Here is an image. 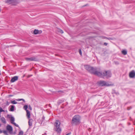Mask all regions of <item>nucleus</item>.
<instances>
[{
    "mask_svg": "<svg viewBox=\"0 0 135 135\" xmlns=\"http://www.w3.org/2000/svg\"><path fill=\"white\" fill-rule=\"evenodd\" d=\"M38 30L35 29L33 31V33L34 34L36 35L38 33Z\"/></svg>",
    "mask_w": 135,
    "mask_h": 135,
    "instance_id": "obj_18",
    "label": "nucleus"
},
{
    "mask_svg": "<svg viewBox=\"0 0 135 135\" xmlns=\"http://www.w3.org/2000/svg\"><path fill=\"white\" fill-rule=\"evenodd\" d=\"M99 73H100L101 74L100 75H97L98 76L103 77V76H105L107 78H110L112 74L110 71H104L102 73L98 71Z\"/></svg>",
    "mask_w": 135,
    "mask_h": 135,
    "instance_id": "obj_3",
    "label": "nucleus"
},
{
    "mask_svg": "<svg viewBox=\"0 0 135 135\" xmlns=\"http://www.w3.org/2000/svg\"><path fill=\"white\" fill-rule=\"evenodd\" d=\"M80 117L79 115H75L72 119V123L73 124L77 125L80 122Z\"/></svg>",
    "mask_w": 135,
    "mask_h": 135,
    "instance_id": "obj_2",
    "label": "nucleus"
},
{
    "mask_svg": "<svg viewBox=\"0 0 135 135\" xmlns=\"http://www.w3.org/2000/svg\"><path fill=\"white\" fill-rule=\"evenodd\" d=\"M79 54H80L81 55L82 54H81V50L80 49H79Z\"/></svg>",
    "mask_w": 135,
    "mask_h": 135,
    "instance_id": "obj_27",
    "label": "nucleus"
},
{
    "mask_svg": "<svg viewBox=\"0 0 135 135\" xmlns=\"http://www.w3.org/2000/svg\"><path fill=\"white\" fill-rule=\"evenodd\" d=\"M60 30V32L61 33H63V31L62 30Z\"/></svg>",
    "mask_w": 135,
    "mask_h": 135,
    "instance_id": "obj_28",
    "label": "nucleus"
},
{
    "mask_svg": "<svg viewBox=\"0 0 135 135\" xmlns=\"http://www.w3.org/2000/svg\"><path fill=\"white\" fill-rule=\"evenodd\" d=\"M122 53L124 55H125L127 54V51L125 50H123L122 51Z\"/></svg>",
    "mask_w": 135,
    "mask_h": 135,
    "instance_id": "obj_16",
    "label": "nucleus"
},
{
    "mask_svg": "<svg viewBox=\"0 0 135 135\" xmlns=\"http://www.w3.org/2000/svg\"><path fill=\"white\" fill-rule=\"evenodd\" d=\"M26 112L27 113L26 116H27V117L28 119H29L30 118V112L28 110H27Z\"/></svg>",
    "mask_w": 135,
    "mask_h": 135,
    "instance_id": "obj_11",
    "label": "nucleus"
},
{
    "mask_svg": "<svg viewBox=\"0 0 135 135\" xmlns=\"http://www.w3.org/2000/svg\"><path fill=\"white\" fill-rule=\"evenodd\" d=\"M129 76L131 78H134L135 76V72L134 71H132L129 74Z\"/></svg>",
    "mask_w": 135,
    "mask_h": 135,
    "instance_id": "obj_9",
    "label": "nucleus"
},
{
    "mask_svg": "<svg viewBox=\"0 0 135 135\" xmlns=\"http://www.w3.org/2000/svg\"><path fill=\"white\" fill-rule=\"evenodd\" d=\"M12 96H13L12 95H9V96H10V97H12Z\"/></svg>",
    "mask_w": 135,
    "mask_h": 135,
    "instance_id": "obj_34",
    "label": "nucleus"
},
{
    "mask_svg": "<svg viewBox=\"0 0 135 135\" xmlns=\"http://www.w3.org/2000/svg\"><path fill=\"white\" fill-rule=\"evenodd\" d=\"M1 124L0 123V127H1Z\"/></svg>",
    "mask_w": 135,
    "mask_h": 135,
    "instance_id": "obj_35",
    "label": "nucleus"
},
{
    "mask_svg": "<svg viewBox=\"0 0 135 135\" xmlns=\"http://www.w3.org/2000/svg\"><path fill=\"white\" fill-rule=\"evenodd\" d=\"M35 58H34L32 57H31L30 58H26V60L27 61H34L35 60Z\"/></svg>",
    "mask_w": 135,
    "mask_h": 135,
    "instance_id": "obj_12",
    "label": "nucleus"
},
{
    "mask_svg": "<svg viewBox=\"0 0 135 135\" xmlns=\"http://www.w3.org/2000/svg\"><path fill=\"white\" fill-rule=\"evenodd\" d=\"M115 63L116 64H118L119 63L118 62H115Z\"/></svg>",
    "mask_w": 135,
    "mask_h": 135,
    "instance_id": "obj_31",
    "label": "nucleus"
},
{
    "mask_svg": "<svg viewBox=\"0 0 135 135\" xmlns=\"http://www.w3.org/2000/svg\"><path fill=\"white\" fill-rule=\"evenodd\" d=\"M32 119H29L28 121V124L29 125L31 126L32 125Z\"/></svg>",
    "mask_w": 135,
    "mask_h": 135,
    "instance_id": "obj_15",
    "label": "nucleus"
},
{
    "mask_svg": "<svg viewBox=\"0 0 135 135\" xmlns=\"http://www.w3.org/2000/svg\"><path fill=\"white\" fill-rule=\"evenodd\" d=\"M116 94L118 95L119 94V93H116Z\"/></svg>",
    "mask_w": 135,
    "mask_h": 135,
    "instance_id": "obj_33",
    "label": "nucleus"
},
{
    "mask_svg": "<svg viewBox=\"0 0 135 135\" xmlns=\"http://www.w3.org/2000/svg\"><path fill=\"white\" fill-rule=\"evenodd\" d=\"M14 106L13 105H12L11 106V107L9 110V111H10L13 112L14 110Z\"/></svg>",
    "mask_w": 135,
    "mask_h": 135,
    "instance_id": "obj_17",
    "label": "nucleus"
},
{
    "mask_svg": "<svg viewBox=\"0 0 135 135\" xmlns=\"http://www.w3.org/2000/svg\"><path fill=\"white\" fill-rule=\"evenodd\" d=\"M28 108V106L27 105H25L23 107V109L26 111L27 110H27V109Z\"/></svg>",
    "mask_w": 135,
    "mask_h": 135,
    "instance_id": "obj_19",
    "label": "nucleus"
},
{
    "mask_svg": "<svg viewBox=\"0 0 135 135\" xmlns=\"http://www.w3.org/2000/svg\"><path fill=\"white\" fill-rule=\"evenodd\" d=\"M18 77L17 76H15L13 77L11 80V81L12 83H13L17 80Z\"/></svg>",
    "mask_w": 135,
    "mask_h": 135,
    "instance_id": "obj_10",
    "label": "nucleus"
},
{
    "mask_svg": "<svg viewBox=\"0 0 135 135\" xmlns=\"http://www.w3.org/2000/svg\"><path fill=\"white\" fill-rule=\"evenodd\" d=\"M16 100L18 101H20L21 100H22L24 102H25V100H24V99H17Z\"/></svg>",
    "mask_w": 135,
    "mask_h": 135,
    "instance_id": "obj_20",
    "label": "nucleus"
},
{
    "mask_svg": "<svg viewBox=\"0 0 135 135\" xmlns=\"http://www.w3.org/2000/svg\"><path fill=\"white\" fill-rule=\"evenodd\" d=\"M108 44L107 43L105 42L104 43V45L105 46L107 45Z\"/></svg>",
    "mask_w": 135,
    "mask_h": 135,
    "instance_id": "obj_30",
    "label": "nucleus"
},
{
    "mask_svg": "<svg viewBox=\"0 0 135 135\" xmlns=\"http://www.w3.org/2000/svg\"><path fill=\"white\" fill-rule=\"evenodd\" d=\"M1 121L4 124H6V120L5 118L2 117L1 119Z\"/></svg>",
    "mask_w": 135,
    "mask_h": 135,
    "instance_id": "obj_13",
    "label": "nucleus"
},
{
    "mask_svg": "<svg viewBox=\"0 0 135 135\" xmlns=\"http://www.w3.org/2000/svg\"><path fill=\"white\" fill-rule=\"evenodd\" d=\"M16 1V0H7L5 1V2L8 4H10L15 3Z\"/></svg>",
    "mask_w": 135,
    "mask_h": 135,
    "instance_id": "obj_8",
    "label": "nucleus"
},
{
    "mask_svg": "<svg viewBox=\"0 0 135 135\" xmlns=\"http://www.w3.org/2000/svg\"><path fill=\"white\" fill-rule=\"evenodd\" d=\"M60 121L57 120H56L55 123V126L56 128H55V131L58 133H60L61 131V129L60 127Z\"/></svg>",
    "mask_w": 135,
    "mask_h": 135,
    "instance_id": "obj_4",
    "label": "nucleus"
},
{
    "mask_svg": "<svg viewBox=\"0 0 135 135\" xmlns=\"http://www.w3.org/2000/svg\"><path fill=\"white\" fill-rule=\"evenodd\" d=\"M1 117V115H0V118Z\"/></svg>",
    "mask_w": 135,
    "mask_h": 135,
    "instance_id": "obj_37",
    "label": "nucleus"
},
{
    "mask_svg": "<svg viewBox=\"0 0 135 135\" xmlns=\"http://www.w3.org/2000/svg\"><path fill=\"white\" fill-rule=\"evenodd\" d=\"M45 119V117L44 116H43L42 118L41 121L42 122Z\"/></svg>",
    "mask_w": 135,
    "mask_h": 135,
    "instance_id": "obj_25",
    "label": "nucleus"
},
{
    "mask_svg": "<svg viewBox=\"0 0 135 135\" xmlns=\"http://www.w3.org/2000/svg\"><path fill=\"white\" fill-rule=\"evenodd\" d=\"M61 29H57V31L59 32H60V30H61Z\"/></svg>",
    "mask_w": 135,
    "mask_h": 135,
    "instance_id": "obj_29",
    "label": "nucleus"
},
{
    "mask_svg": "<svg viewBox=\"0 0 135 135\" xmlns=\"http://www.w3.org/2000/svg\"><path fill=\"white\" fill-rule=\"evenodd\" d=\"M70 134V133H68L67 134H66V135H69Z\"/></svg>",
    "mask_w": 135,
    "mask_h": 135,
    "instance_id": "obj_32",
    "label": "nucleus"
},
{
    "mask_svg": "<svg viewBox=\"0 0 135 135\" xmlns=\"http://www.w3.org/2000/svg\"><path fill=\"white\" fill-rule=\"evenodd\" d=\"M3 133L5 135H8V133H7V131L6 130H4L3 131L0 129V133Z\"/></svg>",
    "mask_w": 135,
    "mask_h": 135,
    "instance_id": "obj_14",
    "label": "nucleus"
},
{
    "mask_svg": "<svg viewBox=\"0 0 135 135\" xmlns=\"http://www.w3.org/2000/svg\"><path fill=\"white\" fill-rule=\"evenodd\" d=\"M85 69L91 74H93L95 75H100L101 74L98 72L97 71V68H94L93 67L90 66L88 65L85 66Z\"/></svg>",
    "mask_w": 135,
    "mask_h": 135,
    "instance_id": "obj_1",
    "label": "nucleus"
},
{
    "mask_svg": "<svg viewBox=\"0 0 135 135\" xmlns=\"http://www.w3.org/2000/svg\"><path fill=\"white\" fill-rule=\"evenodd\" d=\"M64 99H62L59 100V102L60 103H61L64 102Z\"/></svg>",
    "mask_w": 135,
    "mask_h": 135,
    "instance_id": "obj_23",
    "label": "nucleus"
},
{
    "mask_svg": "<svg viewBox=\"0 0 135 135\" xmlns=\"http://www.w3.org/2000/svg\"><path fill=\"white\" fill-rule=\"evenodd\" d=\"M6 131H7V132H8L10 134H13V129L11 126L8 125L6 127Z\"/></svg>",
    "mask_w": 135,
    "mask_h": 135,
    "instance_id": "obj_6",
    "label": "nucleus"
},
{
    "mask_svg": "<svg viewBox=\"0 0 135 135\" xmlns=\"http://www.w3.org/2000/svg\"><path fill=\"white\" fill-rule=\"evenodd\" d=\"M23 132L22 131H21L19 133L18 135H23Z\"/></svg>",
    "mask_w": 135,
    "mask_h": 135,
    "instance_id": "obj_22",
    "label": "nucleus"
},
{
    "mask_svg": "<svg viewBox=\"0 0 135 135\" xmlns=\"http://www.w3.org/2000/svg\"><path fill=\"white\" fill-rule=\"evenodd\" d=\"M11 123L13 124L16 126L19 127L18 125L16 123L14 122L15 118L13 117H11Z\"/></svg>",
    "mask_w": 135,
    "mask_h": 135,
    "instance_id": "obj_7",
    "label": "nucleus"
},
{
    "mask_svg": "<svg viewBox=\"0 0 135 135\" xmlns=\"http://www.w3.org/2000/svg\"><path fill=\"white\" fill-rule=\"evenodd\" d=\"M28 109L30 110H32V108L31 107V106L30 105H28Z\"/></svg>",
    "mask_w": 135,
    "mask_h": 135,
    "instance_id": "obj_26",
    "label": "nucleus"
},
{
    "mask_svg": "<svg viewBox=\"0 0 135 135\" xmlns=\"http://www.w3.org/2000/svg\"><path fill=\"white\" fill-rule=\"evenodd\" d=\"M11 102L12 104H16L17 103V102H16L15 100L11 101Z\"/></svg>",
    "mask_w": 135,
    "mask_h": 135,
    "instance_id": "obj_21",
    "label": "nucleus"
},
{
    "mask_svg": "<svg viewBox=\"0 0 135 135\" xmlns=\"http://www.w3.org/2000/svg\"><path fill=\"white\" fill-rule=\"evenodd\" d=\"M106 38H107V39H109V38H107L106 37H105Z\"/></svg>",
    "mask_w": 135,
    "mask_h": 135,
    "instance_id": "obj_36",
    "label": "nucleus"
},
{
    "mask_svg": "<svg viewBox=\"0 0 135 135\" xmlns=\"http://www.w3.org/2000/svg\"><path fill=\"white\" fill-rule=\"evenodd\" d=\"M98 83L99 85L101 86H109L113 85L104 81H100L98 82Z\"/></svg>",
    "mask_w": 135,
    "mask_h": 135,
    "instance_id": "obj_5",
    "label": "nucleus"
},
{
    "mask_svg": "<svg viewBox=\"0 0 135 135\" xmlns=\"http://www.w3.org/2000/svg\"><path fill=\"white\" fill-rule=\"evenodd\" d=\"M3 112H4V110H3L2 108L0 107V113Z\"/></svg>",
    "mask_w": 135,
    "mask_h": 135,
    "instance_id": "obj_24",
    "label": "nucleus"
}]
</instances>
